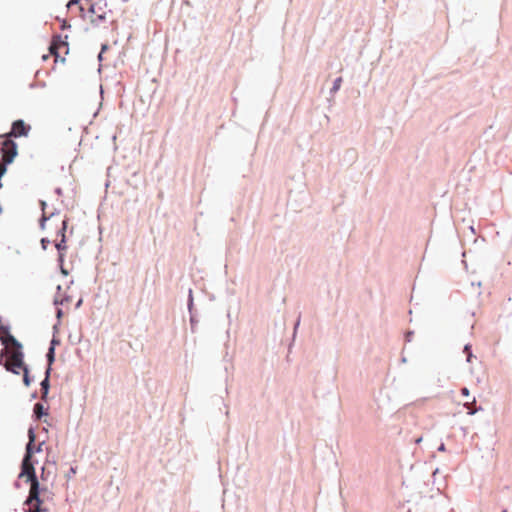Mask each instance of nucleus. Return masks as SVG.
Here are the masks:
<instances>
[{"label":"nucleus","mask_w":512,"mask_h":512,"mask_svg":"<svg viewBox=\"0 0 512 512\" xmlns=\"http://www.w3.org/2000/svg\"><path fill=\"white\" fill-rule=\"evenodd\" d=\"M2 343L5 345V349L1 353L2 357L6 356L5 368L8 371L19 374L20 370L26 367L23 362L21 344L10 334L2 338Z\"/></svg>","instance_id":"obj_1"},{"label":"nucleus","mask_w":512,"mask_h":512,"mask_svg":"<svg viewBox=\"0 0 512 512\" xmlns=\"http://www.w3.org/2000/svg\"><path fill=\"white\" fill-rule=\"evenodd\" d=\"M19 477H26V481L30 482L29 496L25 501V504L31 505L33 501L38 500L39 497V482L37 480L31 459H23Z\"/></svg>","instance_id":"obj_2"},{"label":"nucleus","mask_w":512,"mask_h":512,"mask_svg":"<svg viewBox=\"0 0 512 512\" xmlns=\"http://www.w3.org/2000/svg\"><path fill=\"white\" fill-rule=\"evenodd\" d=\"M3 141L1 142V160L0 164H3L7 168V165L12 163L14 158L17 156L18 149L17 144L8 136H1Z\"/></svg>","instance_id":"obj_3"},{"label":"nucleus","mask_w":512,"mask_h":512,"mask_svg":"<svg viewBox=\"0 0 512 512\" xmlns=\"http://www.w3.org/2000/svg\"><path fill=\"white\" fill-rule=\"evenodd\" d=\"M103 0L92 3L89 7L90 21L92 23H99L106 18V3Z\"/></svg>","instance_id":"obj_4"},{"label":"nucleus","mask_w":512,"mask_h":512,"mask_svg":"<svg viewBox=\"0 0 512 512\" xmlns=\"http://www.w3.org/2000/svg\"><path fill=\"white\" fill-rule=\"evenodd\" d=\"M50 54L55 57V61L60 57L61 52L64 54L68 53V44L67 42L61 39V36L53 37L51 45L49 47Z\"/></svg>","instance_id":"obj_5"},{"label":"nucleus","mask_w":512,"mask_h":512,"mask_svg":"<svg viewBox=\"0 0 512 512\" xmlns=\"http://www.w3.org/2000/svg\"><path fill=\"white\" fill-rule=\"evenodd\" d=\"M30 130V125H27L23 120H16L12 124L11 131L5 136H8L10 138L27 136Z\"/></svg>","instance_id":"obj_6"},{"label":"nucleus","mask_w":512,"mask_h":512,"mask_svg":"<svg viewBox=\"0 0 512 512\" xmlns=\"http://www.w3.org/2000/svg\"><path fill=\"white\" fill-rule=\"evenodd\" d=\"M67 229V220H61V228L59 230V235L61 236V240L55 243L57 250L59 251V260L62 262L64 258V251L67 249L66 240H65V231Z\"/></svg>","instance_id":"obj_7"},{"label":"nucleus","mask_w":512,"mask_h":512,"mask_svg":"<svg viewBox=\"0 0 512 512\" xmlns=\"http://www.w3.org/2000/svg\"><path fill=\"white\" fill-rule=\"evenodd\" d=\"M28 437H29V442L26 446V453L24 456L25 459H31L32 455H33V444L35 442V433L32 428H30L28 430Z\"/></svg>","instance_id":"obj_8"},{"label":"nucleus","mask_w":512,"mask_h":512,"mask_svg":"<svg viewBox=\"0 0 512 512\" xmlns=\"http://www.w3.org/2000/svg\"><path fill=\"white\" fill-rule=\"evenodd\" d=\"M49 375H50V367L47 368V370H46V377L41 382V389L43 391V397L46 396V394L48 393V389H49Z\"/></svg>","instance_id":"obj_9"},{"label":"nucleus","mask_w":512,"mask_h":512,"mask_svg":"<svg viewBox=\"0 0 512 512\" xmlns=\"http://www.w3.org/2000/svg\"><path fill=\"white\" fill-rule=\"evenodd\" d=\"M55 343H56V341L52 340L51 347L49 348V351L47 353L48 367H50V368H51L52 363L54 362V357H55L54 344Z\"/></svg>","instance_id":"obj_10"},{"label":"nucleus","mask_w":512,"mask_h":512,"mask_svg":"<svg viewBox=\"0 0 512 512\" xmlns=\"http://www.w3.org/2000/svg\"><path fill=\"white\" fill-rule=\"evenodd\" d=\"M41 503H42V501L38 497V500H34L31 505H28L29 506L28 512H42L41 507H40Z\"/></svg>","instance_id":"obj_11"},{"label":"nucleus","mask_w":512,"mask_h":512,"mask_svg":"<svg viewBox=\"0 0 512 512\" xmlns=\"http://www.w3.org/2000/svg\"><path fill=\"white\" fill-rule=\"evenodd\" d=\"M34 413L38 419L41 418V416L44 414L43 405L40 403H36L34 406Z\"/></svg>","instance_id":"obj_12"},{"label":"nucleus","mask_w":512,"mask_h":512,"mask_svg":"<svg viewBox=\"0 0 512 512\" xmlns=\"http://www.w3.org/2000/svg\"><path fill=\"white\" fill-rule=\"evenodd\" d=\"M24 375H23V381L25 383L26 386H29L30 384V379H29V375H28V368L25 367L22 369Z\"/></svg>","instance_id":"obj_13"},{"label":"nucleus","mask_w":512,"mask_h":512,"mask_svg":"<svg viewBox=\"0 0 512 512\" xmlns=\"http://www.w3.org/2000/svg\"><path fill=\"white\" fill-rule=\"evenodd\" d=\"M475 398L472 399V401H466L464 403V406H466L468 409H470V411L468 412L469 414H474L476 410H473L471 409V405H474L475 404Z\"/></svg>","instance_id":"obj_14"},{"label":"nucleus","mask_w":512,"mask_h":512,"mask_svg":"<svg viewBox=\"0 0 512 512\" xmlns=\"http://www.w3.org/2000/svg\"><path fill=\"white\" fill-rule=\"evenodd\" d=\"M341 83H342V78L341 77L337 78L334 81V85H333L332 91H334V92L337 91L340 88Z\"/></svg>","instance_id":"obj_15"},{"label":"nucleus","mask_w":512,"mask_h":512,"mask_svg":"<svg viewBox=\"0 0 512 512\" xmlns=\"http://www.w3.org/2000/svg\"><path fill=\"white\" fill-rule=\"evenodd\" d=\"M49 218H50V217H46L45 212H43L42 219H41V227H42V229H45V222H46Z\"/></svg>","instance_id":"obj_16"},{"label":"nucleus","mask_w":512,"mask_h":512,"mask_svg":"<svg viewBox=\"0 0 512 512\" xmlns=\"http://www.w3.org/2000/svg\"><path fill=\"white\" fill-rule=\"evenodd\" d=\"M41 244H42L43 249H46V248H47V245L49 244V240H47V239H42V240H41Z\"/></svg>","instance_id":"obj_17"},{"label":"nucleus","mask_w":512,"mask_h":512,"mask_svg":"<svg viewBox=\"0 0 512 512\" xmlns=\"http://www.w3.org/2000/svg\"><path fill=\"white\" fill-rule=\"evenodd\" d=\"M461 393H462V395H464V396H469V390H468L467 388H465V387H464V388H462Z\"/></svg>","instance_id":"obj_18"},{"label":"nucleus","mask_w":512,"mask_h":512,"mask_svg":"<svg viewBox=\"0 0 512 512\" xmlns=\"http://www.w3.org/2000/svg\"><path fill=\"white\" fill-rule=\"evenodd\" d=\"M42 210L44 211L46 203L44 201H41Z\"/></svg>","instance_id":"obj_19"},{"label":"nucleus","mask_w":512,"mask_h":512,"mask_svg":"<svg viewBox=\"0 0 512 512\" xmlns=\"http://www.w3.org/2000/svg\"><path fill=\"white\" fill-rule=\"evenodd\" d=\"M48 57H49L48 55H43V57H42V58H43V60H47V59H48Z\"/></svg>","instance_id":"obj_20"}]
</instances>
